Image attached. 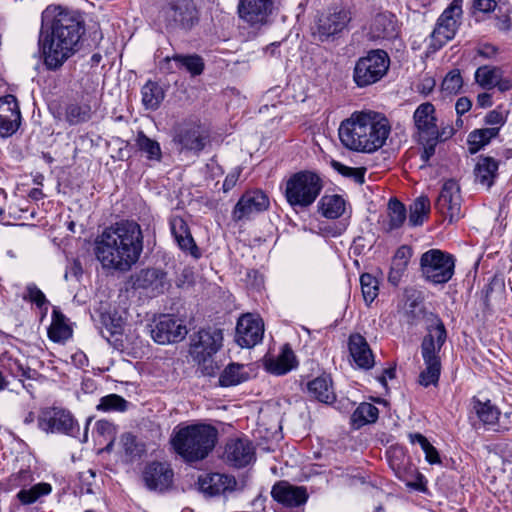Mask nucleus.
<instances>
[{
  "label": "nucleus",
  "instance_id": "f257e3e1",
  "mask_svg": "<svg viewBox=\"0 0 512 512\" xmlns=\"http://www.w3.org/2000/svg\"><path fill=\"white\" fill-rule=\"evenodd\" d=\"M47 34L39 42L48 69L56 70L78 50L79 41L85 32L79 14L61 7L47 8L42 13V31Z\"/></svg>",
  "mask_w": 512,
  "mask_h": 512
},
{
  "label": "nucleus",
  "instance_id": "f03ea898",
  "mask_svg": "<svg viewBox=\"0 0 512 512\" xmlns=\"http://www.w3.org/2000/svg\"><path fill=\"white\" fill-rule=\"evenodd\" d=\"M143 250L141 227L134 221H121L107 227L94 241V254L103 269L129 271Z\"/></svg>",
  "mask_w": 512,
  "mask_h": 512
},
{
  "label": "nucleus",
  "instance_id": "7ed1b4c3",
  "mask_svg": "<svg viewBox=\"0 0 512 512\" xmlns=\"http://www.w3.org/2000/svg\"><path fill=\"white\" fill-rule=\"evenodd\" d=\"M390 131L388 120L373 111L354 112L338 129L340 141L346 148L365 153L380 149Z\"/></svg>",
  "mask_w": 512,
  "mask_h": 512
},
{
  "label": "nucleus",
  "instance_id": "20e7f679",
  "mask_svg": "<svg viewBox=\"0 0 512 512\" xmlns=\"http://www.w3.org/2000/svg\"><path fill=\"white\" fill-rule=\"evenodd\" d=\"M218 439V430L204 423L177 426L173 430L171 445L186 462H198L213 451Z\"/></svg>",
  "mask_w": 512,
  "mask_h": 512
},
{
  "label": "nucleus",
  "instance_id": "39448f33",
  "mask_svg": "<svg viewBox=\"0 0 512 512\" xmlns=\"http://www.w3.org/2000/svg\"><path fill=\"white\" fill-rule=\"evenodd\" d=\"M427 330L420 346L425 369L419 374L418 380L424 387L438 384L441 374L440 351L447 339L446 328L440 319H437L435 325H430Z\"/></svg>",
  "mask_w": 512,
  "mask_h": 512
},
{
  "label": "nucleus",
  "instance_id": "423d86ee",
  "mask_svg": "<svg viewBox=\"0 0 512 512\" xmlns=\"http://www.w3.org/2000/svg\"><path fill=\"white\" fill-rule=\"evenodd\" d=\"M322 189L323 181L317 173L302 170L287 179L284 196L294 209L307 208L315 202Z\"/></svg>",
  "mask_w": 512,
  "mask_h": 512
},
{
  "label": "nucleus",
  "instance_id": "0eeeda50",
  "mask_svg": "<svg viewBox=\"0 0 512 512\" xmlns=\"http://www.w3.org/2000/svg\"><path fill=\"white\" fill-rule=\"evenodd\" d=\"M455 257L440 249H430L420 257L422 277L434 285L449 282L455 273Z\"/></svg>",
  "mask_w": 512,
  "mask_h": 512
},
{
  "label": "nucleus",
  "instance_id": "6e6552de",
  "mask_svg": "<svg viewBox=\"0 0 512 512\" xmlns=\"http://www.w3.org/2000/svg\"><path fill=\"white\" fill-rule=\"evenodd\" d=\"M390 58L386 51L376 49L359 58L353 71V79L360 88L380 81L387 73Z\"/></svg>",
  "mask_w": 512,
  "mask_h": 512
},
{
  "label": "nucleus",
  "instance_id": "1a4fd4ad",
  "mask_svg": "<svg viewBox=\"0 0 512 512\" xmlns=\"http://www.w3.org/2000/svg\"><path fill=\"white\" fill-rule=\"evenodd\" d=\"M351 19L348 9L335 7L317 18L312 34L321 42L334 40L347 28Z\"/></svg>",
  "mask_w": 512,
  "mask_h": 512
},
{
  "label": "nucleus",
  "instance_id": "9d476101",
  "mask_svg": "<svg viewBox=\"0 0 512 512\" xmlns=\"http://www.w3.org/2000/svg\"><path fill=\"white\" fill-rule=\"evenodd\" d=\"M163 19L169 31L190 30L198 22L192 0H173L163 9Z\"/></svg>",
  "mask_w": 512,
  "mask_h": 512
},
{
  "label": "nucleus",
  "instance_id": "9b49d317",
  "mask_svg": "<svg viewBox=\"0 0 512 512\" xmlns=\"http://www.w3.org/2000/svg\"><path fill=\"white\" fill-rule=\"evenodd\" d=\"M462 4L463 0H453L439 16L436 26L431 33L433 41L439 47L455 37L463 13Z\"/></svg>",
  "mask_w": 512,
  "mask_h": 512
},
{
  "label": "nucleus",
  "instance_id": "f8f14e48",
  "mask_svg": "<svg viewBox=\"0 0 512 512\" xmlns=\"http://www.w3.org/2000/svg\"><path fill=\"white\" fill-rule=\"evenodd\" d=\"M38 426L43 431L52 433L74 435L78 432V426L71 413L57 407L43 409L38 417Z\"/></svg>",
  "mask_w": 512,
  "mask_h": 512
},
{
  "label": "nucleus",
  "instance_id": "ddd939ff",
  "mask_svg": "<svg viewBox=\"0 0 512 512\" xmlns=\"http://www.w3.org/2000/svg\"><path fill=\"white\" fill-rule=\"evenodd\" d=\"M270 201L261 190L246 191L237 201L232 211V219L235 222L250 220L255 215L266 211Z\"/></svg>",
  "mask_w": 512,
  "mask_h": 512
},
{
  "label": "nucleus",
  "instance_id": "4468645a",
  "mask_svg": "<svg viewBox=\"0 0 512 512\" xmlns=\"http://www.w3.org/2000/svg\"><path fill=\"white\" fill-rule=\"evenodd\" d=\"M222 342L223 332L220 328H203L192 339L191 355L193 359L205 360V357H212L220 350Z\"/></svg>",
  "mask_w": 512,
  "mask_h": 512
},
{
  "label": "nucleus",
  "instance_id": "2eb2a0df",
  "mask_svg": "<svg viewBox=\"0 0 512 512\" xmlns=\"http://www.w3.org/2000/svg\"><path fill=\"white\" fill-rule=\"evenodd\" d=\"M461 201L460 187L451 179L443 184L434 206L449 223H452L461 217Z\"/></svg>",
  "mask_w": 512,
  "mask_h": 512
},
{
  "label": "nucleus",
  "instance_id": "dca6fc26",
  "mask_svg": "<svg viewBox=\"0 0 512 512\" xmlns=\"http://www.w3.org/2000/svg\"><path fill=\"white\" fill-rule=\"evenodd\" d=\"M131 287L145 290L153 296L163 294L170 287L167 273L158 268L141 269L130 278Z\"/></svg>",
  "mask_w": 512,
  "mask_h": 512
},
{
  "label": "nucleus",
  "instance_id": "f3484780",
  "mask_svg": "<svg viewBox=\"0 0 512 512\" xmlns=\"http://www.w3.org/2000/svg\"><path fill=\"white\" fill-rule=\"evenodd\" d=\"M187 332L183 321L170 315H162L151 329V337L156 343L165 345L183 340Z\"/></svg>",
  "mask_w": 512,
  "mask_h": 512
},
{
  "label": "nucleus",
  "instance_id": "a211bd4d",
  "mask_svg": "<svg viewBox=\"0 0 512 512\" xmlns=\"http://www.w3.org/2000/svg\"><path fill=\"white\" fill-rule=\"evenodd\" d=\"M223 460L234 468H243L255 460V448L247 438H231L227 441Z\"/></svg>",
  "mask_w": 512,
  "mask_h": 512
},
{
  "label": "nucleus",
  "instance_id": "6ab92c4d",
  "mask_svg": "<svg viewBox=\"0 0 512 512\" xmlns=\"http://www.w3.org/2000/svg\"><path fill=\"white\" fill-rule=\"evenodd\" d=\"M142 477L147 489L163 493L171 488L174 472L170 464L153 461L145 466Z\"/></svg>",
  "mask_w": 512,
  "mask_h": 512
},
{
  "label": "nucleus",
  "instance_id": "aec40b11",
  "mask_svg": "<svg viewBox=\"0 0 512 512\" xmlns=\"http://www.w3.org/2000/svg\"><path fill=\"white\" fill-rule=\"evenodd\" d=\"M209 140L208 132L199 124L188 123L180 126L174 136V142L186 150L199 154Z\"/></svg>",
  "mask_w": 512,
  "mask_h": 512
},
{
  "label": "nucleus",
  "instance_id": "412c9836",
  "mask_svg": "<svg viewBox=\"0 0 512 512\" xmlns=\"http://www.w3.org/2000/svg\"><path fill=\"white\" fill-rule=\"evenodd\" d=\"M263 333L262 320L252 314H245L237 322L236 342L243 348H251L261 342Z\"/></svg>",
  "mask_w": 512,
  "mask_h": 512
},
{
  "label": "nucleus",
  "instance_id": "4be33fe9",
  "mask_svg": "<svg viewBox=\"0 0 512 512\" xmlns=\"http://www.w3.org/2000/svg\"><path fill=\"white\" fill-rule=\"evenodd\" d=\"M274 7L273 0H239V17L251 26L267 23Z\"/></svg>",
  "mask_w": 512,
  "mask_h": 512
},
{
  "label": "nucleus",
  "instance_id": "5701e85b",
  "mask_svg": "<svg viewBox=\"0 0 512 512\" xmlns=\"http://www.w3.org/2000/svg\"><path fill=\"white\" fill-rule=\"evenodd\" d=\"M198 489L207 497L225 495L237 486L234 476L221 473H208L198 478Z\"/></svg>",
  "mask_w": 512,
  "mask_h": 512
},
{
  "label": "nucleus",
  "instance_id": "b1692460",
  "mask_svg": "<svg viewBox=\"0 0 512 512\" xmlns=\"http://www.w3.org/2000/svg\"><path fill=\"white\" fill-rule=\"evenodd\" d=\"M21 113L16 98L7 95L0 99V137L13 135L20 126Z\"/></svg>",
  "mask_w": 512,
  "mask_h": 512
},
{
  "label": "nucleus",
  "instance_id": "393cba45",
  "mask_svg": "<svg viewBox=\"0 0 512 512\" xmlns=\"http://www.w3.org/2000/svg\"><path fill=\"white\" fill-rule=\"evenodd\" d=\"M99 102L93 95L82 96L79 101L71 102L65 107V120L70 125L88 122L98 109Z\"/></svg>",
  "mask_w": 512,
  "mask_h": 512
},
{
  "label": "nucleus",
  "instance_id": "a878e982",
  "mask_svg": "<svg viewBox=\"0 0 512 512\" xmlns=\"http://www.w3.org/2000/svg\"><path fill=\"white\" fill-rule=\"evenodd\" d=\"M272 498L286 507H298L306 503L308 494L306 488L294 486L287 481L275 483L271 490Z\"/></svg>",
  "mask_w": 512,
  "mask_h": 512
},
{
  "label": "nucleus",
  "instance_id": "bb28decb",
  "mask_svg": "<svg viewBox=\"0 0 512 512\" xmlns=\"http://www.w3.org/2000/svg\"><path fill=\"white\" fill-rule=\"evenodd\" d=\"M169 224L171 233L179 248L183 252L190 254L193 258L199 259L201 251L195 243L186 221L180 216H173L170 218Z\"/></svg>",
  "mask_w": 512,
  "mask_h": 512
},
{
  "label": "nucleus",
  "instance_id": "cd10ccee",
  "mask_svg": "<svg viewBox=\"0 0 512 512\" xmlns=\"http://www.w3.org/2000/svg\"><path fill=\"white\" fill-rule=\"evenodd\" d=\"M419 137L433 136L436 133L437 118L435 107L430 102L420 104L413 114Z\"/></svg>",
  "mask_w": 512,
  "mask_h": 512
},
{
  "label": "nucleus",
  "instance_id": "c85d7f7f",
  "mask_svg": "<svg viewBox=\"0 0 512 512\" xmlns=\"http://www.w3.org/2000/svg\"><path fill=\"white\" fill-rule=\"evenodd\" d=\"M349 353L359 368L370 369L374 365L373 353L366 341L360 334H352L348 342Z\"/></svg>",
  "mask_w": 512,
  "mask_h": 512
},
{
  "label": "nucleus",
  "instance_id": "c756f323",
  "mask_svg": "<svg viewBox=\"0 0 512 512\" xmlns=\"http://www.w3.org/2000/svg\"><path fill=\"white\" fill-rule=\"evenodd\" d=\"M298 365L296 356L289 346L285 344L280 354L277 357H270L265 359L264 367L267 372L273 375H285Z\"/></svg>",
  "mask_w": 512,
  "mask_h": 512
},
{
  "label": "nucleus",
  "instance_id": "7c9ffc66",
  "mask_svg": "<svg viewBox=\"0 0 512 512\" xmlns=\"http://www.w3.org/2000/svg\"><path fill=\"white\" fill-rule=\"evenodd\" d=\"M307 391L311 398L325 404H331L336 399L333 382L329 375H321L307 384Z\"/></svg>",
  "mask_w": 512,
  "mask_h": 512
},
{
  "label": "nucleus",
  "instance_id": "2f4dec72",
  "mask_svg": "<svg viewBox=\"0 0 512 512\" xmlns=\"http://www.w3.org/2000/svg\"><path fill=\"white\" fill-rule=\"evenodd\" d=\"M371 33L376 39H392L397 35V20L390 12L377 14L370 27Z\"/></svg>",
  "mask_w": 512,
  "mask_h": 512
},
{
  "label": "nucleus",
  "instance_id": "473e14b6",
  "mask_svg": "<svg viewBox=\"0 0 512 512\" xmlns=\"http://www.w3.org/2000/svg\"><path fill=\"white\" fill-rule=\"evenodd\" d=\"M498 162L489 156H481L475 166V180L487 188H490L497 177Z\"/></svg>",
  "mask_w": 512,
  "mask_h": 512
},
{
  "label": "nucleus",
  "instance_id": "72a5a7b5",
  "mask_svg": "<svg viewBox=\"0 0 512 512\" xmlns=\"http://www.w3.org/2000/svg\"><path fill=\"white\" fill-rule=\"evenodd\" d=\"M142 104L147 110H157L165 98V91L156 81L148 80L141 88Z\"/></svg>",
  "mask_w": 512,
  "mask_h": 512
},
{
  "label": "nucleus",
  "instance_id": "f704fd0d",
  "mask_svg": "<svg viewBox=\"0 0 512 512\" xmlns=\"http://www.w3.org/2000/svg\"><path fill=\"white\" fill-rule=\"evenodd\" d=\"M65 315L57 308L53 309L52 322L48 328V336L54 342H62L72 336V330L66 322Z\"/></svg>",
  "mask_w": 512,
  "mask_h": 512
},
{
  "label": "nucleus",
  "instance_id": "c9c22d12",
  "mask_svg": "<svg viewBox=\"0 0 512 512\" xmlns=\"http://www.w3.org/2000/svg\"><path fill=\"white\" fill-rule=\"evenodd\" d=\"M249 379V373L246 366L239 363H230L219 376V385L221 387L236 386Z\"/></svg>",
  "mask_w": 512,
  "mask_h": 512
},
{
  "label": "nucleus",
  "instance_id": "e433bc0d",
  "mask_svg": "<svg viewBox=\"0 0 512 512\" xmlns=\"http://www.w3.org/2000/svg\"><path fill=\"white\" fill-rule=\"evenodd\" d=\"M319 205L322 215L328 219H337L345 211V200L337 194L323 196Z\"/></svg>",
  "mask_w": 512,
  "mask_h": 512
},
{
  "label": "nucleus",
  "instance_id": "4c0bfd02",
  "mask_svg": "<svg viewBox=\"0 0 512 512\" xmlns=\"http://www.w3.org/2000/svg\"><path fill=\"white\" fill-rule=\"evenodd\" d=\"M431 204L427 196L421 195L417 197L409 208V224L413 227L421 226L424 220L428 218Z\"/></svg>",
  "mask_w": 512,
  "mask_h": 512
},
{
  "label": "nucleus",
  "instance_id": "58836bf2",
  "mask_svg": "<svg viewBox=\"0 0 512 512\" xmlns=\"http://www.w3.org/2000/svg\"><path fill=\"white\" fill-rule=\"evenodd\" d=\"M499 133V127L476 129L468 135V145L471 154L477 153Z\"/></svg>",
  "mask_w": 512,
  "mask_h": 512
},
{
  "label": "nucleus",
  "instance_id": "ea45409f",
  "mask_svg": "<svg viewBox=\"0 0 512 512\" xmlns=\"http://www.w3.org/2000/svg\"><path fill=\"white\" fill-rule=\"evenodd\" d=\"M378 416L379 410L376 406L371 403L363 402L353 412L351 421L355 428H361L366 424L376 422Z\"/></svg>",
  "mask_w": 512,
  "mask_h": 512
},
{
  "label": "nucleus",
  "instance_id": "a19ab883",
  "mask_svg": "<svg viewBox=\"0 0 512 512\" xmlns=\"http://www.w3.org/2000/svg\"><path fill=\"white\" fill-rule=\"evenodd\" d=\"M52 487L49 483L41 482L33 486L20 489L16 498L22 505H30L35 503L40 497L50 494Z\"/></svg>",
  "mask_w": 512,
  "mask_h": 512
},
{
  "label": "nucleus",
  "instance_id": "79ce46f5",
  "mask_svg": "<svg viewBox=\"0 0 512 512\" xmlns=\"http://www.w3.org/2000/svg\"><path fill=\"white\" fill-rule=\"evenodd\" d=\"M137 148L146 154V158L151 161H161L162 151L160 144L149 138L143 131H139L136 137Z\"/></svg>",
  "mask_w": 512,
  "mask_h": 512
},
{
  "label": "nucleus",
  "instance_id": "37998d69",
  "mask_svg": "<svg viewBox=\"0 0 512 512\" xmlns=\"http://www.w3.org/2000/svg\"><path fill=\"white\" fill-rule=\"evenodd\" d=\"M503 75V71L500 67L483 65L477 68L475 71L476 83L485 89H491L495 87L497 79Z\"/></svg>",
  "mask_w": 512,
  "mask_h": 512
},
{
  "label": "nucleus",
  "instance_id": "c03bdc74",
  "mask_svg": "<svg viewBox=\"0 0 512 512\" xmlns=\"http://www.w3.org/2000/svg\"><path fill=\"white\" fill-rule=\"evenodd\" d=\"M173 58L177 68L185 69L192 76L200 75L204 70V61L202 57L197 54H174Z\"/></svg>",
  "mask_w": 512,
  "mask_h": 512
},
{
  "label": "nucleus",
  "instance_id": "a18cd8bd",
  "mask_svg": "<svg viewBox=\"0 0 512 512\" xmlns=\"http://www.w3.org/2000/svg\"><path fill=\"white\" fill-rule=\"evenodd\" d=\"M389 230L398 229L406 220V208L398 199L392 198L388 203Z\"/></svg>",
  "mask_w": 512,
  "mask_h": 512
},
{
  "label": "nucleus",
  "instance_id": "49530a36",
  "mask_svg": "<svg viewBox=\"0 0 512 512\" xmlns=\"http://www.w3.org/2000/svg\"><path fill=\"white\" fill-rule=\"evenodd\" d=\"M463 86V79L459 69L449 71L441 83V92L445 96L456 95Z\"/></svg>",
  "mask_w": 512,
  "mask_h": 512
},
{
  "label": "nucleus",
  "instance_id": "de8ad7c7",
  "mask_svg": "<svg viewBox=\"0 0 512 512\" xmlns=\"http://www.w3.org/2000/svg\"><path fill=\"white\" fill-rule=\"evenodd\" d=\"M474 409L476 411L479 419L487 425H493L497 422L500 412L496 406L492 405L488 400L486 402H481L479 400L475 401Z\"/></svg>",
  "mask_w": 512,
  "mask_h": 512
},
{
  "label": "nucleus",
  "instance_id": "09e8293b",
  "mask_svg": "<svg viewBox=\"0 0 512 512\" xmlns=\"http://www.w3.org/2000/svg\"><path fill=\"white\" fill-rule=\"evenodd\" d=\"M360 285L362 295L367 304L372 303L378 296L379 283L378 280L369 273H363L360 276Z\"/></svg>",
  "mask_w": 512,
  "mask_h": 512
},
{
  "label": "nucleus",
  "instance_id": "8fccbe9b",
  "mask_svg": "<svg viewBox=\"0 0 512 512\" xmlns=\"http://www.w3.org/2000/svg\"><path fill=\"white\" fill-rule=\"evenodd\" d=\"M331 167L342 176L352 178L358 184H363L365 181L366 169L364 167L353 168L336 160L331 161Z\"/></svg>",
  "mask_w": 512,
  "mask_h": 512
},
{
  "label": "nucleus",
  "instance_id": "3c124183",
  "mask_svg": "<svg viewBox=\"0 0 512 512\" xmlns=\"http://www.w3.org/2000/svg\"><path fill=\"white\" fill-rule=\"evenodd\" d=\"M128 402L117 394H110L100 399L97 410L101 411H125Z\"/></svg>",
  "mask_w": 512,
  "mask_h": 512
},
{
  "label": "nucleus",
  "instance_id": "603ef678",
  "mask_svg": "<svg viewBox=\"0 0 512 512\" xmlns=\"http://www.w3.org/2000/svg\"><path fill=\"white\" fill-rule=\"evenodd\" d=\"M33 481L34 477L32 472L28 469H24L10 475L7 479V484L10 490L16 488L24 489L25 487H29Z\"/></svg>",
  "mask_w": 512,
  "mask_h": 512
},
{
  "label": "nucleus",
  "instance_id": "864d4df0",
  "mask_svg": "<svg viewBox=\"0 0 512 512\" xmlns=\"http://www.w3.org/2000/svg\"><path fill=\"white\" fill-rule=\"evenodd\" d=\"M23 299L36 304L38 308H42L48 303L44 293L34 283L26 286V294L23 296Z\"/></svg>",
  "mask_w": 512,
  "mask_h": 512
},
{
  "label": "nucleus",
  "instance_id": "5fc2aeb1",
  "mask_svg": "<svg viewBox=\"0 0 512 512\" xmlns=\"http://www.w3.org/2000/svg\"><path fill=\"white\" fill-rule=\"evenodd\" d=\"M96 472L92 469L82 471L78 474L79 491L81 494H92L95 484Z\"/></svg>",
  "mask_w": 512,
  "mask_h": 512
},
{
  "label": "nucleus",
  "instance_id": "6e6d98bb",
  "mask_svg": "<svg viewBox=\"0 0 512 512\" xmlns=\"http://www.w3.org/2000/svg\"><path fill=\"white\" fill-rule=\"evenodd\" d=\"M504 282L501 278L493 276L489 283L481 291V298L486 308L490 306V295L495 289H503Z\"/></svg>",
  "mask_w": 512,
  "mask_h": 512
},
{
  "label": "nucleus",
  "instance_id": "4d7b16f0",
  "mask_svg": "<svg viewBox=\"0 0 512 512\" xmlns=\"http://www.w3.org/2000/svg\"><path fill=\"white\" fill-rule=\"evenodd\" d=\"M124 450L131 458L141 457L144 449L136 441V437L128 434L123 438Z\"/></svg>",
  "mask_w": 512,
  "mask_h": 512
},
{
  "label": "nucleus",
  "instance_id": "13d9d810",
  "mask_svg": "<svg viewBox=\"0 0 512 512\" xmlns=\"http://www.w3.org/2000/svg\"><path fill=\"white\" fill-rule=\"evenodd\" d=\"M436 136L429 137H419L420 143L423 145V152L421 154V159L423 162H428L429 159L435 154V148L437 145Z\"/></svg>",
  "mask_w": 512,
  "mask_h": 512
},
{
  "label": "nucleus",
  "instance_id": "bf43d9fd",
  "mask_svg": "<svg viewBox=\"0 0 512 512\" xmlns=\"http://www.w3.org/2000/svg\"><path fill=\"white\" fill-rule=\"evenodd\" d=\"M412 257V249L407 245L400 246L392 260L393 264H401L407 268L410 258Z\"/></svg>",
  "mask_w": 512,
  "mask_h": 512
},
{
  "label": "nucleus",
  "instance_id": "052dcab7",
  "mask_svg": "<svg viewBox=\"0 0 512 512\" xmlns=\"http://www.w3.org/2000/svg\"><path fill=\"white\" fill-rule=\"evenodd\" d=\"M198 362L201 373L205 376H215L219 370L218 364L212 357H205V360L194 359Z\"/></svg>",
  "mask_w": 512,
  "mask_h": 512
},
{
  "label": "nucleus",
  "instance_id": "680f3d73",
  "mask_svg": "<svg viewBox=\"0 0 512 512\" xmlns=\"http://www.w3.org/2000/svg\"><path fill=\"white\" fill-rule=\"evenodd\" d=\"M497 6L496 0H473L472 8L474 13H491Z\"/></svg>",
  "mask_w": 512,
  "mask_h": 512
},
{
  "label": "nucleus",
  "instance_id": "e2e57ef3",
  "mask_svg": "<svg viewBox=\"0 0 512 512\" xmlns=\"http://www.w3.org/2000/svg\"><path fill=\"white\" fill-rule=\"evenodd\" d=\"M101 322L111 335L117 334L121 330L120 319H113L108 313L101 314Z\"/></svg>",
  "mask_w": 512,
  "mask_h": 512
},
{
  "label": "nucleus",
  "instance_id": "0e129e2a",
  "mask_svg": "<svg viewBox=\"0 0 512 512\" xmlns=\"http://www.w3.org/2000/svg\"><path fill=\"white\" fill-rule=\"evenodd\" d=\"M407 268L403 267L401 264H393L391 265L389 274H388V281L394 286H397L406 271Z\"/></svg>",
  "mask_w": 512,
  "mask_h": 512
},
{
  "label": "nucleus",
  "instance_id": "69168bd1",
  "mask_svg": "<svg viewBox=\"0 0 512 512\" xmlns=\"http://www.w3.org/2000/svg\"><path fill=\"white\" fill-rule=\"evenodd\" d=\"M83 274V268L79 260L74 259L69 266L66 268L65 279L67 280L69 277H73L75 279H79Z\"/></svg>",
  "mask_w": 512,
  "mask_h": 512
},
{
  "label": "nucleus",
  "instance_id": "338daca9",
  "mask_svg": "<svg viewBox=\"0 0 512 512\" xmlns=\"http://www.w3.org/2000/svg\"><path fill=\"white\" fill-rule=\"evenodd\" d=\"M505 117L502 112L497 110H492L487 113L485 116V123L487 125H498L501 126L505 123Z\"/></svg>",
  "mask_w": 512,
  "mask_h": 512
},
{
  "label": "nucleus",
  "instance_id": "774afa93",
  "mask_svg": "<svg viewBox=\"0 0 512 512\" xmlns=\"http://www.w3.org/2000/svg\"><path fill=\"white\" fill-rule=\"evenodd\" d=\"M472 106V102L467 97H461L457 100L455 104V110L459 116L465 114L470 110Z\"/></svg>",
  "mask_w": 512,
  "mask_h": 512
}]
</instances>
